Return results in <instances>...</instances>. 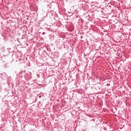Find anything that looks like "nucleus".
Wrapping results in <instances>:
<instances>
[{"mask_svg": "<svg viewBox=\"0 0 131 131\" xmlns=\"http://www.w3.org/2000/svg\"><path fill=\"white\" fill-rule=\"evenodd\" d=\"M92 121H95V119H92Z\"/></svg>", "mask_w": 131, "mask_h": 131, "instance_id": "1", "label": "nucleus"}, {"mask_svg": "<svg viewBox=\"0 0 131 131\" xmlns=\"http://www.w3.org/2000/svg\"><path fill=\"white\" fill-rule=\"evenodd\" d=\"M39 98H41V96H39Z\"/></svg>", "mask_w": 131, "mask_h": 131, "instance_id": "2", "label": "nucleus"}]
</instances>
